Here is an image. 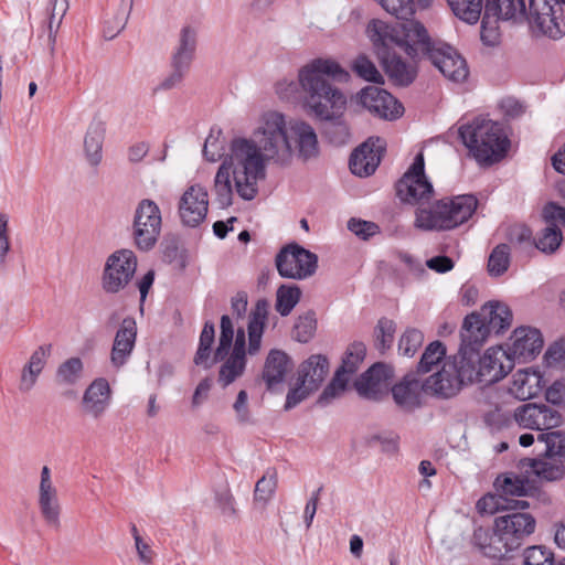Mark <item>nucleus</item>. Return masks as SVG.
Returning <instances> with one entry per match:
<instances>
[{
	"label": "nucleus",
	"mask_w": 565,
	"mask_h": 565,
	"mask_svg": "<svg viewBox=\"0 0 565 565\" xmlns=\"http://www.w3.org/2000/svg\"><path fill=\"white\" fill-rule=\"evenodd\" d=\"M218 136L210 134L203 146L206 160L222 159L212 192L221 207L233 204L234 193L250 201L258 193V182L266 178L268 166L287 168L297 157L302 161L319 156V141L315 128L299 118L267 109L258 114L249 136L230 140L227 151Z\"/></svg>",
	"instance_id": "1"
},
{
	"label": "nucleus",
	"mask_w": 565,
	"mask_h": 565,
	"mask_svg": "<svg viewBox=\"0 0 565 565\" xmlns=\"http://www.w3.org/2000/svg\"><path fill=\"white\" fill-rule=\"evenodd\" d=\"M345 81L349 73L332 58H313L298 70L297 81L282 78L275 85L279 99H302L307 113L319 119H330L345 109V95L330 82Z\"/></svg>",
	"instance_id": "2"
},
{
	"label": "nucleus",
	"mask_w": 565,
	"mask_h": 565,
	"mask_svg": "<svg viewBox=\"0 0 565 565\" xmlns=\"http://www.w3.org/2000/svg\"><path fill=\"white\" fill-rule=\"evenodd\" d=\"M562 4L565 0H483L481 40L487 45L499 42V22L521 23L527 21L533 31L557 40L565 34Z\"/></svg>",
	"instance_id": "3"
},
{
	"label": "nucleus",
	"mask_w": 565,
	"mask_h": 565,
	"mask_svg": "<svg viewBox=\"0 0 565 565\" xmlns=\"http://www.w3.org/2000/svg\"><path fill=\"white\" fill-rule=\"evenodd\" d=\"M419 21H408L391 25L382 20H372L367 24L370 38L375 53L388 78L398 86L411 85L417 75L414 63H407L396 52L404 51L412 60L422 58L419 36H411V24Z\"/></svg>",
	"instance_id": "4"
},
{
	"label": "nucleus",
	"mask_w": 565,
	"mask_h": 565,
	"mask_svg": "<svg viewBox=\"0 0 565 565\" xmlns=\"http://www.w3.org/2000/svg\"><path fill=\"white\" fill-rule=\"evenodd\" d=\"M269 303L266 299H259L252 310L247 324L248 347L246 349L245 330L239 327L233 339L232 351L222 360L218 371V383L226 387L238 377L246 369V353L256 355L260 351L262 338L267 322Z\"/></svg>",
	"instance_id": "5"
},
{
	"label": "nucleus",
	"mask_w": 565,
	"mask_h": 565,
	"mask_svg": "<svg viewBox=\"0 0 565 565\" xmlns=\"http://www.w3.org/2000/svg\"><path fill=\"white\" fill-rule=\"evenodd\" d=\"M478 200L472 194H461L419 206L414 226L420 231H450L466 223L476 212Z\"/></svg>",
	"instance_id": "6"
},
{
	"label": "nucleus",
	"mask_w": 565,
	"mask_h": 565,
	"mask_svg": "<svg viewBox=\"0 0 565 565\" xmlns=\"http://www.w3.org/2000/svg\"><path fill=\"white\" fill-rule=\"evenodd\" d=\"M459 136L478 163L490 164L501 160L510 146L502 126L493 120L477 118L459 128Z\"/></svg>",
	"instance_id": "7"
},
{
	"label": "nucleus",
	"mask_w": 565,
	"mask_h": 565,
	"mask_svg": "<svg viewBox=\"0 0 565 565\" xmlns=\"http://www.w3.org/2000/svg\"><path fill=\"white\" fill-rule=\"evenodd\" d=\"M411 36H419V49L423 57H427L449 81L462 83L469 71L465 58L450 45L433 41L422 23L411 24Z\"/></svg>",
	"instance_id": "8"
},
{
	"label": "nucleus",
	"mask_w": 565,
	"mask_h": 565,
	"mask_svg": "<svg viewBox=\"0 0 565 565\" xmlns=\"http://www.w3.org/2000/svg\"><path fill=\"white\" fill-rule=\"evenodd\" d=\"M138 266L136 254L121 248L111 253L104 264L100 286L105 294L117 295L132 281Z\"/></svg>",
	"instance_id": "9"
},
{
	"label": "nucleus",
	"mask_w": 565,
	"mask_h": 565,
	"mask_svg": "<svg viewBox=\"0 0 565 565\" xmlns=\"http://www.w3.org/2000/svg\"><path fill=\"white\" fill-rule=\"evenodd\" d=\"M162 217L158 204L150 200H141L135 210L132 236L136 246L148 252L157 244L161 233Z\"/></svg>",
	"instance_id": "10"
},
{
	"label": "nucleus",
	"mask_w": 565,
	"mask_h": 565,
	"mask_svg": "<svg viewBox=\"0 0 565 565\" xmlns=\"http://www.w3.org/2000/svg\"><path fill=\"white\" fill-rule=\"evenodd\" d=\"M276 267L284 278L307 279L317 270L318 256L296 243L288 244L277 254Z\"/></svg>",
	"instance_id": "11"
},
{
	"label": "nucleus",
	"mask_w": 565,
	"mask_h": 565,
	"mask_svg": "<svg viewBox=\"0 0 565 565\" xmlns=\"http://www.w3.org/2000/svg\"><path fill=\"white\" fill-rule=\"evenodd\" d=\"M424 170V156L418 153L409 169L396 184V193L401 201L422 206L431 199L434 188Z\"/></svg>",
	"instance_id": "12"
},
{
	"label": "nucleus",
	"mask_w": 565,
	"mask_h": 565,
	"mask_svg": "<svg viewBox=\"0 0 565 565\" xmlns=\"http://www.w3.org/2000/svg\"><path fill=\"white\" fill-rule=\"evenodd\" d=\"M494 521L495 529L510 553L518 550L534 533L536 526V521L530 513L520 511L497 516Z\"/></svg>",
	"instance_id": "13"
},
{
	"label": "nucleus",
	"mask_w": 565,
	"mask_h": 565,
	"mask_svg": "<svg viewBox=\"0 0 565 565\" xmlns=\"http://www.w3.org/2000/svg\"><path fill=\"white\" fill-rule=\"evenodd\" d=\"M355 98L359 105L382 119H397L404 111V107L396 98L387 90L376 86H367L361 89Z\"/></svg>",
	"instance_id": "14"
},
{
	"label": "nucleus",
	"mask_w": 565,
	"mask_h": 565,
	"mask_svg": "<svg viewBox=\"0 0 565 565\" xmlns=\"http://www.w3.org/2000/svg\"><path fill=\"white\" fill-rule=\"evenodd\" d=\"M209 211V194L201 184H192L182 193L178 213L183 225L195 227L206 217Z\"/></svg>",
	"instance_id": "15"
},
{
	"label": "nucleus",
	"mask_w": 565,
	"mask_h": 565,
	"mask_svg": "<svg viewBox=\"0 0 565 565\" xmlns=\"http://www.w3.org/2000/svg\"><path fill=\"white\" fill-rule=\"evenodd\" d=\"M513 419L522 428L546 430L558 426L562 416L548 405L527 403L515 408Z\"/></svg>",
	"instance_id": "16"
},
{
	"label": "nucleus",
	"mask_w": 565,
	"mask_h": 565,
	"mask_svg": "<svg viewBox=\"0 0 565 565\" xmlns=\"http://www.w3.org/2000/svg\"><path fill=\"white\" fill-rule=\"evenodd\" d=\"M514 360L511 352L502 347L489 348L480 355L481 383L491 384L502 380L513 369Z\"/></svg>",
	"instance_id": "17"
},
{
	"label": "nucleus",
	"mask_w": 565,
	"mask_h": 565,
	"mask_svg": "<svg viewBox=\"0 0 565 565\" xmlns=\"http://www.w3.org/2000/svg\"><path fill=\"white\" fill-rule=\"evenodd\" d=\"M111 401V388L104 377L95 379L84 391L81 408L85 416L92 419L102 418Z\"/></svg>",
	"instance_id": "18"
},
{
	"label": "nucleus",
	"mask_w": 565,
	"mask_h": 565,
	"mask_svg": "<svg viewBox=\"0 0 565 565\" xmlns=\"http://www.w3.org/2000/svg\"><path fill=\"white\" fill-rule=\"evenodd\" d=\"M393 377V369L383 363H375L354 383L358 393L369 399H380L387 391Z\"/></svg>",
	"instance_id": "19"
},
{
	"label": "nucleus",
	"mask_w": 565,
	"mask_h": 565,
	"mask_svg": "<svg viewBox=\"0 0 565 565\" xmlns=\"http://www.w3.org/2000/svg\"><path fill=\"white\" fill-rule=\"evenodd\" d=\"M385 142L381 138H370L353 151L350 158V170L359 177L372 174L379 167Z\"/></svg>",
	"instance_id": "20"
},
{
	"label": "nucleus",
	"mask_w": 565,
	"mask_h": 565,
	"mask_svg": "<svg viewBox=\"0 0 565 565\" xmlns=\"http://www.w3.org/2000/svg\"><path fill=\"white\" fill-rule=\"evenodd\" d=\"M218 344L212 355V348L199 345L194 355L195 365L210 369L214 363L222 361L232 348L235 329L232 319L224 315L221 317Z\"/></svg>",
	"instance_id": "21"
},
{
	"label": "nucleus",
	"mask_w": 565,
	"mask_h": 565,
	"mask_svg": "<svg viewBox=\"0 0 565 565\" xmlns=\"http://www.w3.org/2000/svg\"><path fill=\"white\" fill-rule=\"evenodd\" d=\"M543 344V335L539 329L523 326L513 331L508 350L514 359L526 362L541 352Z\"/></svg>",
	"instance_id": "22"
},
{
	"label": "nucleus",
	"mask_w": 565,
	"mask_h": 565,
	"mask_svg": "<svg viewBox=\"0 0 565 565\" xmlns=\"http://www.w3.org/2000/svg\"><path fill=\"white\" fill-rule=\"evenodd\" d=\"M447 362L456 374L461 386L472 384L475 382L481 383V375H479L480 353L476 347L460 345L457 354L449 356Z\"/></svg>",
	"instance_id": "23"
},
{
	"label": "nucleus",
	"mask_w": 565,
	"mask_h": 565,
	"mask_svg": "<svg viewBox=\"0 0 565 565\" xmlns=\"http://www.w3.org/2000/svg\"><path fill=\"white\" fill-rule=\"evenodd\" d=\"M454 367L447 360L444 361L440 369L422 383L424 393L445 399L456 396L462 386L452 371Z\"/></svg>",
	"instance_id": "24"
},
{
	"label": "nucleus",
	"mask_w": 565,
	"mask_h": 565,
	"mask_svg": "<svg viewBox=\"0 0 565 565\" xmlns=\"http://www.w3.org/2000/svg\"><path fill=\"white\" fill-rule=\"evenodd\" d=\"M51 353V344L40 345L31 353L29 360L23 364L20 371L18 381V390L20 393L29 394L35 388Z\"/></svg>",
	"instance_id": "25"
},
{
	"label": "nucleus",
	"mask_w": 565,
	"mask_h": 565,
	"mask_svg": "<svg viewBox=\"0 0 565 565\" xmlns=\"http://www.w3.org/2000/svg\"><path fill=\"white\" fill-rule=\"evenodd\" d=\"M471 543L480 554L489 558L500 559L510 553L502 535L495 529V522L492 530L482 526L476 527Z\"/></svg>",
	"instance_id": "26"
},
{
	"label": "nucleus",
	"mask_w": 565,
	"mask_h": 565,
	"mask_svg": "<svg viewBox=\"0 0 565 565\" xmlns=\"http://www.w3.org/2000/svg\"><path fill=\"white\" fill-rule=\"evenodd\" d=\"M136 337V322L132 319H124L116 332L110 353V362L115 367H120L127 362L134 350Z\"/></svg>",
	"instance_id": "27"
},
{
	"label": "nucleus",
	"mask_w": 565,
	"mask_h": 565,
	"mask_svg": "<svg viewBox=\"0 0 565 565\" xmlns=\"http://www.w3.org/2000/svg\"><path fill=\"white\" fill-rule=\"evenodd\" d=\"M395 404L405 412H413L422 405V383L414 374H406L392 388Z\"/></svg>",
	"instance_id": "28"
},
{
	"label": "nucleus",
	"mask_w": 565,
	"mask_h": 565,
	"mask_svg": "<svg viewBox=\"0 0 565 565\" xmlns=\"http://www.w3.org/2000/svg\"><path fill=\"white\" fill-rule=\"evenodd\" d=\"M292 362L289 356L280 350H271L265 361L263 379L268 388L281 383L291 371Z\"/></svg>",
	"instance_id": "29"
},
{
	"label": "nucleus",
	"mask_w": 565,
	"mask_h": 565,
	"mask_svg": "<svg viewBox=\"0 0 565 565\" xmlns=\"http://www.w3.org/2000/svg\"><path fill=\"white\" fill-rule=\"evenodd\" d=\"M329 371L328 360L320 355H311L298 370V381L309 390L317 391Z\"/></svg>",
	"instance_id": "30"
},
{
	"label": "nucleus",
	"mask_w": 565,
	"mask_h": 565,
	"mask_svg": "<svg viewBox=\"0 0 565 565\" xmlns=\"http://www.w3.org/2000/svg\"><path fill=\"white\" fill-rule=\"evenodd\" d=\"M542 388L540 372L532 369L519 370L513 374L511 393L521 401L535 397Z\"/></svg>",
	"instance_id": "31"
},
{
	"label": "nucleus",
	"mask_w": 565,
	"mask_h": 565,
	"mask_svg": "<svg viewBox=\"0 0 565 565\" xmlns=\"http://www.w3.org/2000/svg\"><path fill=\"white\" fill-rule=\"evenodd\" d=\"M106 135V126L102 121H93L84 137V153L87 163L96 168L103 160V145Z\"/></svg>",
	"instance_id": "32"
},
{
	"label": "nucleus",
	"mask_w": 565,
	"mask_h": 565,
	"mask_svg": "<svg viewBox=\"0 0 565 565\" xmlns=\"http://www.w3.org/2000/svg\"><path fill=\"white\" fill-rule=\"evenodd\" d=\"M489 328L481 315L472 312L468 315L461 328V344L480 348L489 334Z\"/></svg>",
	"instance_id": "33"
},
{
	"label": "nucleus",
	"mask_w": 565,
	"mask_h": 565,
	"mask_svg": "<svg viewBox=\"0 0 565 565\" xmlns=\"http://www.w3.org/2000/svg\"><path fill=\"white\" fill-rule=\"evenodd\" d=\"M483 319L487 321L489 331L493 330L497 333L508 329L513 319L511 309L502 302L489 301L482 308Z\"/></svg>",
	"instance_id": "34"
},
{
	"label": "nucleus",
	"mask_w": 565,
	"mask_h": 565,
	"mask_svg": "<svg viewBox=\"0 0 565 565\" xmlns=\"http://www.w3.org/2000/svg\"><path fill=\"white\" fill-rule=\"evenodd\" d=\"M525 500H511L501 494H486L478 500L476 508L480 514H494L501 510H525L529 508Z\"/></svg>",
	"instance_id": "35"
},
{
	"label": "nucleus",
	"mask_w": 565,
	"mask_h": 565,
	"mask_svg": "<svg viewBox=\"0 0 565 565\" xmlns=\"http://www.w3.org/2000/svg\"><path fill=\"white\" fill-rule=\"evenodd\" d=\"M196 46V33L193 29L185 26L180 34V41L175 53L172 56V67H184L188 70Z\"/></svg>",
	"instance_id": "36"
},
{
	"label": "nucleus",
	"mask_w": 565,
	"mask_h": 565,
	"mask_svg": "<svg viewBox=\"0 0 565 565\" xmlns=\"http://www.w3.org/2000/svg\"><path fill=\"white\" fill-rule=\"evenodd\" d=\"M83 372V361L79 358H70L57 366L54 381L58 386H74L82 380Z\"/></svg>",
	"instance_id": "37"
},
{
	"label": "nucleus",
	"mask_w": 565,
	"mask_h": 565,
	"mask_svg": "<svg viewBox=\"0 0 565 565\" xmlns=\"http://www.w3.org/2000/svg\"><path fill=\"white\" fill-rule=\"evenodd\" d=\"M456 18L467 24H476L482 13L483 0H446Z\"/></svg>",
	"instance_id": "38"
},
{
	"label": "nucleus",
	"mask_w": 565,
	"mask_h": 565,
	"mask_svg": "<svg viewBox=\"0 0 565 565\" xmlns=\"http://www.w3.org/2000/svg\"><path fill=\"white\" fill-rule=\"evenodd\" d=\"M446 347L443 342L437 340L429 343L425 348L417 364V373L426 374L434 371V369L438 367L439 365L441 366L444 361L448 359L446 358Z\"/></svg>",
	"instance_id": "39"
},
{
	"label": "nucleus",
	"mask_w": 565,
	"mask_h": 565,
	"mask_svg": "<svg viewBox=\"0 0 565 565\" xmlns=\"http://www.w3.org/2000/svg\"><path fill=\"white\" fill-rule=\"evenodd\" d=\"M531 468L536 476L548 481L558 480L564 475L562 460L550 456H545L541 459H533Z\"/></svg>",
	"instance_id": "40"
},
{
	"label": "nucleus",
	"mask_w": 565,
	"mask_h": 565,
	"mask_svg": "<svg viewBox=\"0 0 565 565\" xmlns=\"http://www.w3.org/2000/svg\"><path fill=\"white\" fill-rule=\"evenodd\" d=\"M495 487L500 494L509 499V497H524L529 492V482L515 475H508L504 477H498L495 480Z\"/></svg>",
	"instance_id": "41"
},
{
	"label": "nucleus",
	"mask_w": 565,
	"mask_h": 565,
	"mask_svg": "<svg viewBox=\"0 0 565 565\" xmlns=\"http://www.w3.org/2000/svg\"><path fill=\"white\" fill-rule=\"evenodd\" d=\"M366 348L362 342H353L351 343L345 352V355L342 360L341 366L338 369V373H341L342 376H350L354 374L360 364L363 362L365 358Z\"/></svg>",
	"instance_id": "42"
},
{
	"label": "nucleus",
	"mask_w": 565,
	"mask_h": 565,
	"mask_svg": "<svg viewBox=\"0 0 565 565\" xmlns=\"http://www.w3.org/2000/svg\"><path fill=\"white\" fill-rule=\"evenodd\" d=\"M132 4L134 0H120L114 19L105 23L104 36L106 39L111 40L116 38L125 29L132 10Z\"/></svg>",
	"instance_id": "43"
},
{
	"label": "nucleus",
	"mask_w": 565,
	"mask_h": 565,
	"mask_svg": "<svg viewBox=\"0 0 565 565\" xmlns=\"http://www.w3.org/2000/svg\"><path fill=\"white\" fill-rule=\"evenodd\" d=\"M70 8V0H46L45 11L49 18V38L55 41L60 25Z\"/></svg>",
	"instance_id": "44"
},
{
	"label": "nucleus",
	"mask_w": 565,
	"mask_h": 565,
	"mask_svg": "<svg viewBox=\"0 0 565 565\" xmlns=\"http://www.w3.org/2000/svg\"><path fill=\"white\" fill-rule=\"evenodd\" d=\"M511 250L509 245L499 244L490 253L488 259V273L491 277L502 276L510 266Z\"/></svg>",
	"instance_id": "45"
},
{
	"label": "nucleus",
	"mask_w": 565,
	"mask_h": 565,
	"mask_svg": "<svg viewBox=\"0 0 565 565\" xmlns=\"http://www.w3.org/2000/svg\"><path fill=\"white\" fill-rule=\"evenodd\" d=\"M344 109L338 113L334 117L324 119L328 121L324 128L326 137L331 143L335 146H342L347 143L351 137L350 128L347 122L339 119Z\"/></svg>",
	"instance_id": "46"
},
{
	"label": "nucleus",
	"mask_w": 565,
	"mask_h": 565,
	"mask_svg": "<svg viewBox=\"0 0 565 565\" xmlns=\"http://www.w3.org/2000/svg\"><path fill=\"white\" fill-rule=\"evenodd\" d=\"M301 290L297 286L282 285L277 290L276 310L281 316H288L299 302Z\"/></svg>",
	"instance_id": "47"
},
{
	"label": "nucleus",
	"mask_w": 565,
	"mask_h": 565,
	"mask_svg": "<svg viewBox=\"0 0 565 565\" xmlns=\"http://www.w3.org/2000/svg\"><path fill=\"white\" fill-rule=\"evenodd\" d=\"M352 71L362 79L382 84L384 82L382 74L375 64L365 55H358L351 63Z\"/></svg>",
	"instance_id": "48"
},
{
	"label": "nucleus",
	"mask_w": 565,
	"mask_h": 565,
	"mask_svg": "<svg viewBox=\"0 0 565 565\" xmlns=\"http://www.w3.org/2000/svg\"><path fill=\"white\" fill-rule=\"evenodd\" d=\"M278 483L276 469H268L264 476L256 482L254 499L266 504L274 495Z\"/></svg>",
	"instance_id": "49"
},
{
	"label": "nucleus",
	"mask_w": 565,
	"mask_h": 565,
	"mask_svg": "<svg viewBox=\"0 0 565 565\" xmlns=\"http://www.w3.org/2000/svg\"><path fill=\"white\" fill-rule=\"evenodd\" d=\"M395 330L396 324L393 320L387 318H381L377 321V324L374 330L375 345L381 352H384L392 347Z\"/></svg>",
	"instance_id": "50"
},
{
	"label": "nucleus",
	"mask_w": 565,
	"mask_h": 565,
	"mask_svg": "<svg viewBox=\"0 0 565 565\" xmlns=\"http://www.w3.org/2000/svg\"><path fill=\"white\" fill-rule=\"evenodd\" d=\"M562 241L563 235L561 228L545 227L535 241V246L545 254H553L558 249Z\"/></svg>",
	"instance_id": "51"
},
{
	"label": "nucleus",
	"mask_w": 565,
	"mask_h": 565,
	"mask_svg": "<svg viewBox=\"0 0 565 565\" xmlns=\"http://www.w3.org/2000/svg\"><path fill=\"white\" fill-rule=\"evenodd\" d=\"M539 440L545 443V456L561 459L565 457V434L562 431H551L540 434Z\"/></svg>",
	"instance_id": "52"
},
{
	"label": "nucleus",
	"mask_w": 565,
	"mask_h": 565,
	"mask_svg": "<svg viewBox=\"0 0 565 565\" xmlns=\"http://www.w3.org/2000/svg\"><path fill=\"white\" fill-rule=\"evenodd\" d=\"M523 565H555L554 554L543 545H533L523 552Z\"/></svg>",
	"instance_id": "53"
},
{
	"label": "nucleus",
	"mask_w": 565,
	"mask_h": 565,
	"mask_svg": "<svg viewBox=\"0 0 565 565\" xmlns=\"http://www.w3.org/2000/svg\"><path fill=\"white\" fill-rule=\"evenodd\" d=\"M424 334L417 329H407L398 341V352L404 356H413L422 347Z\"/></svg>",
	"instance_id": "54"
},
{
	"label": "nucleus",
	"mask_w": 565,
	"mask_h": 565,
	"mask_svg": "<svg viewBox=\"0 0 565 565\" xmlns=\"http://www.w3.org/2000/svg\"><path fill=\"white\" fill-rule=\"evenodd\" d=\"M39 508L44 521L52 527L58 529L61 525V504L56 498H39Z\"/></svg>",
	"instance_id": "55"
},
{
	"label": "nucleus",
	"mask_w": 565,
	"mask_h": 565,
	"mask_svg": "<svg viewBox=\"0 0 565 565\" xmlns=\"http://www.w3.org/2000/svg\"><path fill=\"white\" fill-rule=\"evenodd\" d=\"M317 328V320L315 313L307 312L300 316L294 327V337L297 341L306 343L315 334Z\"/></svg>",
	"instance_id": "56"
},
{
	"label": "nucleus",
	"mask_w": 565,
	"mask_h": 565,
	"mask_svg": "<svg viewBox=\"0 0 565 565\" xmlns=\"http://www.w3.org/2000/svg\"><path fill=\"white\" fill-rule=\"evenodd\" d=\"M383 9L397 19L407 20L415 13L414 0H379Z\"/></svg>",
	"instance_id": "57"
},
{
	"label": "nucleus",
	"mask_w": 565,
	"mask_h": 565,
	"mask_svg": "<svg viewBox=\"0 0 565 565\" xmlns=\"http://www.w3.org/2000/svg\"><path fill=\"white\" fill-rule=\"evenodd\" d=\"M348 382V376H342L341 373L335 372V375L332 379L331 383L322 392L319 398V403L327 405L330 403V401L340 396L344 392Z\"/></svg>",
	"instance_id": "58"
},
{
	"label": "nucleus",
	"mask_w": 565,
	"mask_h": 565,
	"mask_svg": "<svg viewBox=\"0 0 565 565\" xmlns=\"http://www.w3.org/2000/svg\"><path fill=\"white\" fill-rule=\"evenodd\" d=\"M542 217L546 227L561 228L565 224V207L551 202L544 206Z\"/></svg>",
	"instance_id": "59"
},
{
	"label": "nucleus",
	"mask_w": 565,
	"mask_h": 565,
	"mask_svg": "<svg viewBox=\"0 0 565 565\" xmlns=\"http://www.w3.org/2000/svg\"><path fill=\"white\" fill-rule=\"evenodd\" d=\"M348 228L363 239H367L379 233V226L375 223L359 218L349 220Z\"/></svg>",
	"instance_id": "60"
},
{
	"label": "nucleus",
	"mask_w": 565,
	"mask_h": 565,
	"mask_svg": "<svg viewBox=\"0 0 565 565\" xmlns=\"http://www.w3.org/2000/svg\"><path fill=\"white\" fill-rule=\"evenodd\" d=\"M185 72L186 68L184 67H173L172 72L158 83L153 88V92H167L177 88L182 83Z\"/></svg>",
	"instance_id": "61"
},
{
	"label": "nucleus",
	"mask_w": 565,
	"mask_h": 565,
	"mask_svg": "<svg viewBox=\"0 0 565 565\" xmlns=\"http://www.w3.org/2000/svg\"><path fill=\"white\" fill-rule=\"evenodd\" d=\"M513 422L514 419L511 417V414L501 408H495L486 416L487 425L493 430H501L509 427Z\"/></svg>",
	"instance_id": "62"
},
{
	"label": "nucleus",
	"mask_w": 565,
	"mask_h": 565,
	"mask_svg": "<svg viewBox=\"0 0 565 565\" xmlns=\"http://www.w3.org/2000/svg\"><path fill=\"white\" fill-rule=\"evenodd\" d=\"M57 489L54 486L51 470L47 466H43L41 469L40 484H39V498H56Z\"/></svg>",
	"instance_id": "63"
},
{
	"label": "nucleus",
	"mask_w": 565,
	"mask_h": 565,
	"mask_svg": "<svg viewBox=\"0 0 565 565\" xmlns=\"http://www.w3.org/2000/svg\"><path fill=\"white\" fill-rule=\"evenodd\" d=\"M313 390H309V387H306L302 385V382H299L297 380V386L291 388L286 397V409H291L295 406H297L300 402L306 399L311 393H313Z\"/></svg>",
	"instance_id": "64"
}]
</instances>
